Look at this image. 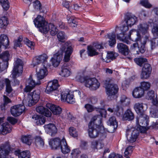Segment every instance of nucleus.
<instances>
[{
	"mask_svg": "<svg viewBox=\"0 0 158 158\" xmlns=\"http://www.w3.org/2000/svg\"><path fill=\"white\" fill-rule=\"evenodd\" d=\"M5 82L6 85V92L9 94L12 91V89L10 85V81L8 79L4 80L0 77V91L4 88Z\"/></svg>",
	"mask_w": 158,
	"mask_h": 158,
	"instance_id": "4be33fe9",
	"label": "nucleus"
},
{
	"mask_svg": "<svg viewBox=\"0 0 158 158\" xmlns=\"http://www.w3.org/2000/svg\"><path fill=\"white\" fill-rule=\"evenodd\" d=\"M23 61L19 59H17L15 62L10 75V77L13 79L14 85H18L19 83V81L17 78L22 75L23 70Z\"/></svg>",
	"mask_w": 158,
	"mask_h": 158,
	"instance_id": "20e7f679",
	"label": "nucleus"
},
{
	"mask_svg": "<svg viewBox=\"0 0 158 158\" xmlns=\"http://www.w3.org/2000/svg\"><path fill=\"white\" fill-rule=\"evenodd\" d=\"M60 148L62 152L64 154L69 153L70 151L69 147L67 145L65 139H63L61 140Z\"/></svg>",
	"mask_w": 158,
	"mask_h": 158,
	"instance_id": "bb28decb",
	"label": "nucleus"
},
{
	"mask_svg": "<svg viewBox=\"0 0 158 158\" xmlns=\"http://www.w3.org/2000/svg\"><path fill=\"white\" fill-rule=\"evenodd\" d=\"M117 48L119 52L124 55H127L129 53V49L128 47L123 43L117 44Z\"/></svg>",
	"mask_w": 158,
	"mask_h": 158,
	"instance_id": "393cba45",
	"label": "nucleus"
},
{
	"mask_svg": "<svg viewBox=\"0 0 158 158\" xmlns=\"http://www.w3.org/2000/svg\"><path fill=\"white\" fill-rule=\"evenodd\" d=\"M109 158H123V157L121 155L112 153L109 155Z\"/></svg>",
	"mask_w": 158,
	"mask_h": 158,
	"instance_id": "774afa93",
	"label": "nucleus"
},
{
	"mask_svg": "<svg viewBox=\"0 0 158 158\" xmlns=\"http://www.w3.org/2000/svg\"><path fill=\"white\" fill-rule=\"evenodd\" d=\"M4 118H0V124L3 122ZM11 130L9 124L8 123H4L0 126V133H2L3 135H6L10 132Z\"/></svg>",
	"mask_w": 158,
	"mask_h": 158,
	"instance_id": "aec40b11",
	"label": "nucleus"
},
{
	"mask_svg": "<svg viewBox=\"0 0 158 158\" xmlns=\"http://www.w3.org/2000/svg\"><path fill=\"white\" fill-rule=\"evenodd\" d=\"M144 91L141 88L139 87L135 89L133 91L132 95L135 98H139L143 96Z\"/></svg>",
	"mask_w": 158,
	"mask_h": 158,
	"instance_id": "c85d7f7f",
	"label": "nucleus"
},
{
	"mask_svg": "<svg viewBox=\"0 0 158 158\" xmlns=\"http://www.w3.org/2000/svg\"><path fill=\"white\" fill-rule=\"evenodd\" d=\"M25 109L23 105H18L14 106L11 108V113L14 116H19L24 111Z\"/></svg>",
	"mask_w": 158,
	"mask_h": 158,
	"instance_id": "4468645a",
	"label": "nucleus"
},
{
	"mask_svg": "<svg viewBox=\"0 0 158 158\" xmlns=\"http://www.w3.org/2000/svg\"><path fill=\"white\" fill-rule=\"evenodd\" d=\"M58 41L60 42H64L67 38V36L64 32L62 31H59L57 35Z\"/></svg>",
	"mask_w": 158,
	"mask_h": 158,
	"instance_id": "c03bdc74",
	"label": "nucleus"
},
{
	"mask_svg": "<svg viewBox=\"0 0 158 158\" xmlns=\"http://www.w3.org/2000/svg\"><path fill=\"white\" fill-rule=\"evenodd\" d=\"M76 79L81 83H84L85 86L90 89L95 90L100 85V83L95 78H89L78 74L76 77Z\"/></svg>",
	"mask_w": 158,
	"mask_h": 158,
	"instance_id": "39448f33",
	"label": "nucleus"
},
{
	"mask_svg": "<svg viewBox=\"0 0 158 158\" xmlns=\"http://www.w3.org/2000/svg\"><path fill=\"white\" fill-rule=\"evenodd\" d=\"M155 106H152L150 108V112L152 116L154 118L158 117V110L156 109L155 110H154Z\"/></svg>",
	"mask_w": 158,
	"mask_h": 158,
	"instance_id": "6e6d98bb",
	"label": "nucleus"
},
{
	"mask_svg": "<svg viewBox=\"0 0 158 158\" xmlns=\"http://www.w3.org/2000/svg\"><path fill=\"white\" fill-rule=\"evenodd\" d=\"M148 44L152 50L158 46V37L152 38L148 41Z\"/></svg>",
	"mask_w": 158,
	"mask_h": 158,
	"instance_id": "f704fd0d",
	"label": "nucleus"
},
{
	"mask_svg": "<svg viewBox=\"0 0 158 158\" xmlns=\"http://www.w3.org/2000/svg\"><path fill=\"white\" fill-rule=\"evenodd\" d=\"M9 23L7 18L5 16L2 17L0 19V27L5 28Z\"/></svg>",
	"mask_w": 158,
	"mask_h": 158,
	"instance_id": "ea45409f",
	"label": "nucleus"
},
{
	"mask_svg": "<svg viewBox=\"0 0 158 158\" xmlns=\"http://www.w3.org/2000/svg\"><path fill=\"white\" fill-rule=\"evenodd\" d=\"M113 81V79L108 78L106 79L105 82L106 93L108 95L107 98L109 100H112L116 98L115 94L118 90L117 85L112 83Z\"/></svg>",
	"mask_w": 158,
	"mask_h": 158,
	"instance_id": "423d86ee",
	"label": "nucleus"
},
{
	"mask_svg": "<svg viewBox=\"0 0 158 158\" xmlns=\"http://www.w3.org/2000/svg\"><path fill=\"white\" fill-rule=\"evenodd\" d=\"M117 56V54L114 53L113 52H110V53H108L106 57H105V58H104L103 55H102L101 59L102 60L105 61L106 62H108L110 61L107 59H115Z\"/></svg>",
	"mask_w": 158,
	"mask_h": 158,
	"instance_id": "e433bc0d",
	"label": "nucleus"
},
{
	"mask_svg": "<svg viewBox=\"0 0 158 158\" xmlns=\"http://www.w3.org/2000/svg\"><path fill=\"white\" fill-rule=\"evenodd\" d=\"M33 6L35 10L38 11L40 10V1L37 0L34 2Z\"/></svg>",
	"mask_w": 158,
	"mask_h": 158,
	"instance_id": "69168bd1",
	"label": "nucleus"
},
{
	"mask_svg": "<svg viewBox=\"0 0 158 158\" xmlns=\"http://www.w3.org/2000/svg\"><path fill=\"white\" fill-rule=\"evenodd\" d=\"M106 38L108 39V42L110 46H112L116 43L115 35L114 33H112L107 34L106 36Z\"/></svg>",
	"mask_w": 158,
	"mask_h": 158,
	"instance_id": "2f4dec72",
	"label": "nucleus"
},
{
	"mask_svg": "<svg viewBox=\"0 0 158 158\" xmlns=\"http://www.w3.org/2000/svg\"><path fill=\"white\" fill-rule=\"evenodd\" d=\"M68 23L69 26L72 28L75 27L77 25V23L75 18L73 16H68L67 18Z\"/></svg>",
	"mask_w": 158,
	"mask_h": 158,
	"instance_id": "c9c22d12",
	"label": "nucleus"
},
{
	"mask_svg": "<svg viewBox=\"0 0 158 158\" xmlns=\"http://www.w3.org/2000/svg\"><path fill=\"white\" fill-rule=\"evenodd\" d=\"M22 36H19L18 39L15 41L14 43V48H16L17 47H21V42L22 41Z\"/></svg>",
	"mask_w": 158,
	"mask_h": 158,
	"instance_id": "bf43d9fd",
	"label": "nucleus"
},
{
	"mask_svg": "<svg viewBox=\"0 0 158 158\" xmlns=\"http://www.w3.org/2000/svg\"><path fill=\"white\" fill-rule=\"evenodd\" d=\"M40 80L44 79L48 74V70L47 67L45 66V65L44 64L41 65V67H40Z\"/></svg>",
	"mask_w": 158,
	"mask_h": 158,
	"instance_id": "72a5a7b5",
	"label": "nucleus"
},
{
	"mask_svg": "<svg viewBox=\"0 0 158 158\" xmlns=\"http://www.w3.org/2000/svg\"><path fill=\"white\" fill-rule=\"evenodd\" d=\"M152 72V68L150 65L148 63H145L143 68L140 74V78L141 79H146L150 76Z\"/></svg>",
	"mask_w": 158,
	"mask_h": 158,
	"instance_id": "f8f14e48",
	"label": "nucleus"
},
{
	"mask_svg": "<svg viewBox=\"0 0 158 158\" xmlns=\"http://www.w3.org/2000/svg\"><path fill=\"white\" fill-rule=\"evenodd\" d=\"M63 51L65 52L64 60L65 62H68L70 59V56L72 52L71 45L68 43L64 44L62 49V52Z\"/></svg>",
	"mask_w": 158,
	"mask_h": 158,
	"instance_id": "ddd939ff",
	"label": "nucleus"
},
{
	"mask_svg": "<svg viewBox=\"0 0 158 158\" xmlns=\"http://www.w3.org/2000/svg\"><path fill=\"white\" fill-rule=\"evenodd\" d=\"M10 151V145L9 143L2 145L0 147V158H6Z\"/></svg>",
	"mask_w": 158,
	"mask_h": 158,
	"instance_id": "a211bd4d",
	"label": "nucleus"
},
{
	"mask_svg": "<svg viewBox=\"0 0 158 158\" xmlns=\"http://www.w3.org/2000/svg\"><path fill=\"white\" fill-rule=\"evenodd\" d=\"M0 3L4 10H7L8 9L10 6L8 0H0Z\"/></svg>",
	"mask_w": 158,
	"mask_h": 158,
	"instance_id": "603ef678",
	"label": "nucleus"
},
{
	"mask_svg": "<svg viewBox=\"0 0 158 158\" xmlns=\"http://www.w3.org/2000/svg\"><path fill=\"white\" fill-rule=\"evenodd\" d=\"M134 109L136 113L139 115L143 114V113L148 108L147 104L137 102L136 103L134 106Z\"/></svg>",
	"mask_w": 158,
	"mask_h": 158,
	"instance_id": "6ab92c4d",
	"label": "nucleus"
},
{
	"mask_svg": "<svg viewBox=\"0 0 158 158\" xmlns=\"http://www.w3.org/2000/svg\"><path fill=\"white\" fill-rule=\"evenodd\" d=\"M58 81L57 79H54L49 81L46 87L45 92L47 94L55 93V97L58 96L59 98L60 92L57 90L59 86Z\"/></svg>",
	"mask_w": 158,
	"mask_h": 158,
	"instance_id": "0eeeda50",
	"label": "nucleus"
},
{
	"mask_svg": "<svg viewBox=\"0 0 158 158\" xmlns=\"http://www.w3.org/2000/svg\"><path fill=\"white\" fill-rule=\"evenodd\" d=\"M135 63L138 65L141 66L143 64L147 61V60L142 57L135 58L134 59Z\"/></svg>",
	"mask_w": 158,
	"mask_h": 158,
	"instance_id": "de8ad7c7",
	"label": "nucleus"
},
{
	"mask_svg": "<svg viewBox=\"0 0 158 158\" xmlns=\"http://www.w3.org/2000/svg\"><path fill=\"white\" fill-rule=\"evenodd\" d=\"M138 135L139 131L135 128H129L127 130V137L128 141L131 143L135 141Z\"/></svg>",
	"mask_w": 158,
	"mask_h": 158,
	"instance_id": "9d476101",
	"label": "nucleus"
},
{
	"mask_svg": "<svg viewBox=\"0 0 158 158\" xmlns=\"http://www.w3.org/2000/svg\"><path fill=\"white\" fill-rule=\"evenodd\" d=\"M85 107L89 112H92L94 110V108L92 105L87 104L85 105Z\"/></svg>",
	"mask_w": 158,
	"mask_h": 158,
	"instance_id": "338daca9",
	"label": "nucleus"
},
{
	"mask_svg": "<svg viewBox=\"0 0 158 158\" xmlns=\"http://www.w3.org/2000/svg\"><path fill=\"white\" fill-rule=\"evenodd\" d=\"M99 112L101 114V116L96 115L94 116H100L101 118V121H102V117L106 118L107 115L106 111L104 109H101L99 110Z\"/></svg>",
	"mask_w": 158,
	"mask_h": 158,
	"instance_id": "e2e57ef3",
	"label": "nucleus"
},
{
	"mask_svg": "<svg viewBox=\"0 0 158 158\" xmlns=\"http://www.w3.org/2000/svg\"><path fill=\"white\" fill-rule=\"evenodd\" d=\"M61 140L58 138H51L48 139V143L50 147L53 149L60 148Z\"/></svg>",
	"mask_w": 158,
	"mask_h": 158,
	"instance_id": "412c9836",
	"label": "nucleus"
},
{
	"mask_svg": "<svg viewBox=\"0 0 158 158\" xmlns=\"http://www.w3.org/2000/svg\"><path fill=\"white\" fill-rule=\"evenodd\" d=\"M80 151L78 149H75L73 150L71 153V158H77Z\"/></svg>",
	"mask_w": 158,
	"mask_h": 158,
	"instance_id": "680f3d73",
	"label": "nucleus"
},
{
	"mask_svg": "<svg viewBox=\"0 0 158 158\" xmlns=\"http://www.w3.org/2000/svg\"><path fill=\"white\" fill-rule=\"evenodd\" d=\"M40 114H43L47 117H50L52 115V113L49 110L41 106H40Z\"/></svg>",
	"mask_w": 158,
	"mask_h": 158,
	"instance_id": "79ce46f5",
	"label": "nucleus"
},
{
	"mask_svg": "<svg viewBox=\"0 0 158 158\" xmlns=\"http://www.w3.org/2000/svg\"><path fill=\"white\" fill-rule=\"evenodd\" d=\"M125 21L127 26L125 24L120 27H117L116 31L118 33L119 31L121 32L120 34L117 35L118 39L127 44H129L130 42L127 39V35L128 34H126V32L128 30L129 27H131L137 22L138 19L137 17L133 15L128 14L126 16Z\"/></svg>",
	"mask_w": 158,
	"mask_h": 158,
	"instance_id": "7ed1b4c3",
	"label": "nucleus"
},
{
	"mask_svg": "<svg viewBox=\"0 0 158 158\" xmlns=\"http://www.w3.org/2000/svg\"><path fill=\"white\" fill-rule=\"evenodd\" d=\"M87 53L89 56H92L98 54V52L94 47L89 46L87 48Z\"/></svg>",
	"mask_w": 158,
	"mask_h": 158,
	"instance_id": "4c0bfd02",
	"label": "nucleus"
},
{
	"mask_svg": "<svg viewBox=\"0 0 158 158\" xmlns=\"http://www.w3.org/2000/svg\"><path fill=\"white\" fill-rule=\"evenodd\" d=\"M45 131L48 134L52 136L57 132V129L53 124H49L45 125L44 127Z\"/></svg>",
	"mask_w": 158,
	"mask_h": 158,
	"instance_id": "b1692460",
	"label": "nucleus"
},
{
	"mask_svg": "<svg viewBox=\"0 0 158 158\" xmlns=\"http://www.w3.org/2000/svg\"><path fill=\"white\" fill-rule=\"evenodd\" d=\"M136 118V126L144 125L147 126L148 124V117L145 114L140 115Z\"/></svg>",
	"mask_w": 158,
	"mask_h": 158,
	"instance_id": "2eb2a0df",
	"label": "nucleus"
},
{
	"mask_svg": "<svg viewBox=\"0 0 158 158\" xmlns=\"http://www.w3.org/2000/svg\"><path fill=\"white\" fill-rule=\"evenodd\" d=\"M155 95L154 92L152 90L149 91L147 93L146 96L147 98L148 99H152V103L153 104L157 107H158V100L157 99H154Z\"/></svg>",
	"mask_w": 158,
	"mask_h": 158,
	"instance_id": "a878e982",
	"label": "nucleus"
},
{
	"mask_svg": "<svg viewBox=\"0 0 158 158\" xmlns=\"http://www.w3.org/2000/svg\"><path fill=\"white\" fill-rule=\"evenodd\" d=\"M140 4L146 8H150L152 6V5L149 3L148 0H141Z\"/></svg>",
	"mask_w": 158,
	"mask_h": 158,
	"instance_id": "13d9d810",
	"label": "nucleus"
},
{
	"mask_svg": "<svg viewBox=\"0 0 158 158\" xmlns=\"http://www.w3.org/2000/svg\"><path fill=\"white\" fill-rule=\"evenodd\" d=\"M107 124L109 125L112 128L110 132H114L118 126V122L115 117L112 116L110 118L107 122Z\"/></svg>",
	"mask_w": 158,
	"mask_h": 158,
	"instance_id": "5701e85b",
	"label": "nucleus"
},
{
	"mask_svg": "<svg viewBox=\"0 0 158 158\" xmlns=\"http://www.w3.org/2000/svg\"><path fill=\"white\" fill-rule=\"evenodd\" d=\"M61 99L62 101H66L69 103H72L74 102L73 94L69 90L62 92L61 94Z\"/></svg>",
	"mask_w": 158,
	"mask_h": 158,
	"instance_id": "9b49d317",
	"label": "nucleus"
},
{
	"mask_svg": "<svg viewBox=\"0 0 158 158\" xmlns=\"http://www.w3.org/2000/svg\"><path fill=\"white\" fill-rule=\"evenodd\" d=\"M151 86V84L148 81H142L140 82L139 88L142 89L144 91L149 89Z\"/></svg>",
	"mask_w": 158,
	"mask_h": 158,
	"instance_id": "37998d69",
	"label": "nucleus"
},
{
	"mask_svg": "<svg viewBox=\"0 0 158 158\" xmlns=\"http://www.w3.org/2000/svg\"><path fill=\"white\" fill-rule=\"evenodd\" d=\"M30 153L29 151L26 150L20 153L19 155V158H29Z\"/></svg>",
	"mask_w": 158,
	"mask_h": 158,
	"instance_id": "09e8293b",
	"label": "nucleus"
},
{
	"mask_svg": "<svg viewBox=\"0 0 158 158\" xmlns=\"http://www.w3.org/2000/svg\"><path fill=\"white\" fill-rule=\"evenodd\" d=\"M121 108V106L119 105V103H118L116 106V108L115 109L114 108H113L111 107H109L107 109L108 111L110 112H114V114H116V112L118 111L119 109Z\"/></svg>",
	"mask_w": 158,
	"mask_h": 158,
	"instance_id": "052dcab7",
	"label": "nucleus"
},
{
	"mask_svg": "<svg viewBox=\"0 0 158 158\" xmlns=\"http://www.w3.org/2000/svg\"><path fill=\"white\" fill-rule=\"evenodd\" d=\"M62 59V52L61 50L59 51L54 54L52 57L48 66L51 68L52 66L56 67L58 66Z\"/></svg>",
	"mask_w": 158,
	"mask_h": 158,
	"instance_id": "1a4fd4ad",
	"label": "nucleus"
},
{
	"mask_svg": "<svg viewBox=\"0 0 158 158\" xmlns=\"http://www.w3.org/2000/svg\"><path fill=\"white\" fill-rule=\"evenodd\" d=\"M134 118V114L131 110H127L123 115V118L125 120L128 121L132 120Z\"/></svg>",
	"mask_w": 158,
	"mask_h": 158,
	"instance_id": "c756f323",
	"label": "nucleus"
},
{
	"mask_svg": "<svg viewBox=\"0 0 158 158\" xmlns=\"http://www.w3.org/2000/svg\"><path fill=\"white\" fill-rule=\"evenodd\" d=\"M0 44L6 48L9 44V41L6 35L2 34L0 36Z\"/></svg>",
	"mask_w": 158,
	"mask_h": 158,
	"instance_id": "473e14b6",
	"label": "nucleus"
},
{
	"mask_svg": "<svg viewBox=\"0 0 158 158\" xmlns=\"http://www.w3.org/2000/svg\"><path fill=\"white\" fill-rule=\"evenodd\" d=\"M130 100L129 98H127L126 96L123 95L121 96L120 102L118 103H119V105L121 107L122 104H124L126 105H127L130 103Z\"/></svg>",
	"mask_w": 158,
	"mask_h": 158,
	"instance_id": "a19ab883",
	"label": "nucleus"
},
{
	"mask_svg": "<svg viewBox=\"0 0 158 158\" xmlns=\"http://www.w3.org/2000/svg\"><path fill=\"white\" fill-rule=\"evenodd\" d=\"M46 107L49 109L54 115H59L62 112V108L59 106L52 103L46 104Z\"/></svg>",
	"mask_w": 158,
	"mask_h": 158,
	"instance_id": "dca6fc26",
	"label": "nucleus"
},
{
	"mask_svg": "<svg viewBox=\"0 0 158 158\" xmlns=\"http://www.w3.org/2000/svg\"><path fill=\"white\" fill-rule=\"evenodd\" d=\"M10 55L8 51H5L0 54V58L2 59V61L4 62H7L10 58Z\"/></svg>",
	"mask_w": 158,
	"mask_h": 158,
	"instance_id": "58836bf2",
	"label": "nucleus"
},
{
	"mask_svg": "<svg viewBox=\"0 0 158 158\" xmlns=\"http://www.w3.org/2000/svg\"><path fill=\"white\" fill-rule=\"evenodd\" d=\"M136 126L137 127L136 130H137L139 132L140 131L142 133H145L149 129V127L148 126L140 125Z\"/></svg>",
	"mask_w": 158,
	"mask_h": 158,
	"instance_id": "3c124183",
	"label": "nucleus"
},
{
	"mask_svg": "<svg viewBox=\"0 0 158 158\" xmlns=\"http://www.w3.org/2000/svg\"><path fill=\"white\" fill-rule=\"evenodd\" d=\"M148 25L146 23H142L138 26L137 29H132L131 30L127 35V39L136 42L133 44L131 46V49L136 53L139 54L140 52L142 53L145 51V45L148 39V36L147 35L142 37L139 33L145 35L148 33Z\"/></svg>",
	"mask_w": 158,
	"mask_h": 158,
	"instance_id": "f257e3e1",
	"label": "nucleus"
},
{
	"mask_svg": "<svg viewBox=\"0 0 158 158\" xmlns=\"http://www.w3.org/2000/svg\"><path fill=\"white\" fill-rule=\"evenodd\" d=\"M33 121L37 125L40 123V116L38 115L35 114L32 117Z\"/></svg>",
	"mask_w": 158,
	"mask_h": 158,
	"instance_id": "0e129e2a",
	"label": "nucleus"
},
{
	"mask_svg": "<svg viewBox=\"0 0 158 158\" xmlns=\"http://www.w3.org/2000/svg\"><path fill=\"white\" fill-rule=\"evenodd\" d=\"M133 150V147L129 146L125 150L124 152L125 156L127 158H130L129 155L131 153Z\"/></svg>",
	"mask_w": 158,
	"mask_h": 158,
	"instance_id": "5fc2aeb1",
	"label": "nucleus"
},
{
	"mask_svg": "<svg viewBox=\"0 0 158 158\" xmlns=\"http://www.w3.org/2000/svg\"><path fill=\"white\" fill-rule=\"evenodd\" d=\"M8 63L2 61L0 62V73L5 71L8 67Z\"/></svg>",
	"mask_w": 158,
	"mask_h": 158,
	"instance_id": "8fccbe9b",
	"label": "nucleus"
},
{
	"mask_svg": "<svg viewBox=\"0 0 158 158\" xmlns=\"http://www.w3.org/2000/svg\"><path fill=\"white\" fill-rule=\"evenodd\" d=\"M50 23L48 24L45 20L43 16L40 15V32L46 34L49 30Z\"/></svg>",
	"mask_w": 158,
	"mask_h": 158,
	"instance_id": "f3484780",
	"label": "nucleus"
},
{
	"mask_svg": "<svg viewBox=\"0 0 158 158\" xmlns=\"http://www.w3.org/2000/svg\"><path fill=\"white\" fill-rule=\"evenodd\" d=\"M39 98V94H37L36 92L35 91L28 95L27 99L23 100V103L26 106H31L36 103Z\"/></svg>",
	"mask_w": 158,
	"mask_h": 158,
	"instance_id": "6e6552de",
	"label": "nucleus"
},
{
	"mask_svg": "<svg viewBox=\"0 0 158 158\" xmlns=\"http://www.w3.org/2000/svg\"><path fill=\"white\" fill-rule=\"evenodd\" d=\"M69 131L70 135L74 137H77L78 133L76 129L73 127H71L69 128Z\"/></svg>",
	"mask_w": 158,
	"mask_h": 158,
	"instance_id": "864d4df0",
	"label": "nucleus"
},
{
	"mask_svg": "<svg viewBox=\"0 0 158 158\" xmlns=\"http://www.w3.org/2000/svg\"><path fill=\"white\" fill-rule=\"evenodd\" d=\"M72 74L71 69L68 67L64 66L62 68L60 75L63 77H67Z\"/></svg>",
	"mask_w": 158,
	"mask_h": 158,
	"instance_id": "7c9ffc66",
	"label": "nucleus"
},
{
	"mask_svg": "<svg viewBox=\"0 0 158 158\" xmlns=\"http://www.w3.org/2000/svg\"><path fill=\"white\" fill-rule=\"evenodd\" d=\"M35 83L31 78H29L27 81L26 87L24 89L25 92H30L35 86Z\"/></svg>",
	"mask_w": 158,
	"mask_h": 158,
	"instance_id": "cd10ccee",
	"label": "nucleus"
},
{
	"mask_svg": "<svg viewBox=\"0 0 158 158\" xmlns=\"http://www.w3.org/2000/svg\"><path fill=\"white\" fill-rule=\"evenodd\" d=\"M88 134L91 138H95L99 134L102 139L106 137V132L108 131L101 124V118L100 116H94L89 124Z\"/></svg>",
	"mask_w": 158,
	"mask_h": 158,
	"instance_id": "f03ea898",
	"label": "nucleus"
},
{
	"mask_svg": "<svg viewBox=\"0 0 158 158\" xmlns=\"http://www.w3.org/2000/svg\"><path fill=\"white\" fill-rule=\"evenodd\" d=\"M32 138L31 136L29 135L23 136L22 137L21 139L23 142L30 145L31 143Z\"/></svg>",
	"mask_w": 158,
	"mask_h": 158,
	"instance_id": "49530a36",
	"label": "nucleus"
},
{
	"mask_svg": "<svg viewBox=\"0 0 158 158\" xmlns=\"http://www.w3.org/2000/svg\"><path fill=\"white\" fill-rule=\"evenodd\" d=\"M47 59L48 56L46 54H43L42 55H40V61L43 62L42 65H47L48 64V62L47 61Z\"/></svg>",
	"mask_w": 158,
	"mask_h": 158,
	"instance_id": "4d7b16f0",
	"label": "nucleus"
},
{
	"mask_svg": "<svg viewBox=\"0 0 158 158\" xmlns=\"http://www.w3.org/2000/svg\"><path fill=\"white\" fill-rule=\"evenodd\" d=\"M49 28L48 31H49L50 34L52 36L55 35L58 31L56 27L52 23H50Z\"/></svg>",
	"mask_w": 158,
	"mask_h": 158,
	"instance_id": "a18cd8bd",
	"label": "nucleus"
}]
</instances>
